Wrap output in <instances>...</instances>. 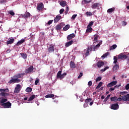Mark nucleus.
<instances>
[{"label": "nucleus", "instance_id": "f257e3e1", "mask_svg": "<svg viewBox=\"0 0 129 129\" xmlns=\"http://www.w3.org/2000/svg\"><path fill=\"white\" fill-rule=\"evenodd\" d=\"M99 47H100V43L94 46H88L87 48L86 52L85 53V55L87 57V56H88L89 55V53L91 52V51H96L97 50H98Z\"/></svg>", "mask_w": 129, "mask_h": 129}, {"label": "nucleus", "instance_id": "f03ea898", "mask_svg": "<svg viewBox=\"0 0 129 129\" xmlns=\"http://www.w3.org/2000/svg\"><path fill=\"white\" fill-rule=\"evenodd\" d=\"M5 92H9V89H0V95L3 97L5 96H8L9 93H6Z\"/></svg>", "mask_w": 129, "mask_h": 129}, {"label": "nucleus", "instance_id": "7ed1b4c3", "mask_svg": "<svg viewBox=\"0 0 129 129\" xmlns=\"http://www.w3.org/2000/svg\"><path fill=\"white\" fill-rule=\"evenodd\" d=\"M47 50L48 54L54 53L55 51V45H54L53 44L49 45V46L47 47Z\"/></svg>", "mask_w": 129, "mask_h": 129}, {"label": "nucleus", "instance_id": "20e7f679", "mask_svg": "<svg viewBox=\"0 0 129 129\" xmlns=\"http://www.w3.org/2000/svg\"><path fill=\"white\" fill-rule=\"evenodd\" d=\"M33 71H34V67L31 66L25 70V73L26 74H31Z\"/></svg>", "mask_w": 129, "mask_h": 129}, {"label": "nucleus", "instance_id": "39448f33", "mask_svg": "<svg viewBox=\"0 0 129 129\" xmlns=\"http://www.w3.org/2000/svg\"><path fill=\"white\" fill-rule=\"evenodd\" d=\"M1 106H3L4 108H10L11 106H12V103H11L10 101H8L5 103L2 104Z\"/></svg>", "mask_w": 129, "mask_h": 129}, {"label": "nucleus", "instance_id": "423d86ee", "mask_svg": "<svg viewBox=\"0 0 129 129\" xmlns=\"http://www.w3.org/2000/svg\"><path fill=\"white\" fill-rule=\"evenodd\" d=\"M127 58V56H126V54H125L124 53H120L118 55V59H120L121 60L125 59Z\"/></svg>", "mask_w": 129, "mask_h": 129}, {"label": "nucleus", "instance_id": "0eeeda50", "mask_svg": "<svg viewBox=\"0 0 129 129\" xmlns=\"http://www.w3.org/2000/svg\"><path fill=\"white\" fill-rule=\"evenodd\" d=\"M118 108H119V106H118V104L117 103L113 104L111 105V109L116 110Z\"/></svg>", "mask_w": 129, "mask_h": 129}, {"label": "nucleus", "instance_id": "6e6552de", "mask_svg": "<svg viewBox=\"0 0 129 129\" xmlns=\"http://www.w3.org/2000/svg\"><path fill=\"white\" fill-rule=\"evenodd\" d=\"M19 82H21V80L20 79H11L8 82V83H10V84H12V83H19Z\"/></svg>", "mask_w": 129, "mask_h": 129}, {"label": "nucleus", "instance_id": "1a4fd4ad", "mask_svg": "<svg viewBox=\"0 0 129 129\" xmlns=\"http://www.w3.org/2000/svg\"><path fill=\"white\" fill-rule=\"evenodd\" d=\"M116 84H117V81H112L107 84V87H112V86H115V85H116Z\"/></svg>", "mask_w": 129, "mask_h": 129}, {"label": "nucleus", "instance_id": "9d476101", "mask_svg": "<svg viewBox=\"0 0 129 129\" xmlns=\"http://www.w3.org/2000/svg\"><path fill=\"white\" fill-rule=\"evenodd\" d=\"M20 91H21V85H20V84H18L15 87L14 92L15 93H19V92H20Z\"/></svg>", "mask_w": 129, "mask_h": 129}, {"label": "nucleus", "instance_id": "9b49d317", "mask_svg": "<svg viewBox=\"0 0 129 129\" xmlns=\"http://www.w3.org/2000/svg\"><path fill=\"white\" fill-rule=\"evenodd\" d=\"M37 9L38 11H42L44 9V4L43 3H40L37 5Z\"/></svg>", "mask_w": 129, "mask_h": 129}, {"label": "nucleus", "instance_id": "f8f14e48", "mask_svg": "<svg viewBox=\"0 0 129 129\" xmlns=\"http://www.w3.org/2000/svg\"><path fill=\"white\" fill-rule=\"evenodd\" d=\"M63 26H65V24H64V23H60L59 25H57L56 27H55V29L56 30H57V31L58 30H61V29H62V28H63Z\"/></svg>", "mask_w": 129, "mask_h": 129}, {"label": "nucleus", "instance_id": "ddd939ff", "mask_svg": "<svg viewBox=\"0 0 129 129\" xmlns=\"http://www.w3.org/2000/svg\"><path fill=\"white\" fill-rule=\"evenodd\" d=\"M30 17H31V14L29 12H26L25 14L22 15V18H24V19H28Z\"/></svg>", "mask_w": 129, "mask_h": 129}, {"label": "nucleus", "instance_id": "4468645a", "mask_svg": "<svg viewBox=\"0 0 129 129\" xmlns=\"http://www.w3.org/2000/svg\"><path fill=\"white\" fill-rule=\"evenodd\" d=\"M60 20H61V16H60V15H57L55 18H54V22L55 23H58V22H59Z\"/></svg>", "mask_w": 129, "mask_h": 129}, {"label": "nucleus", "instance_id": "2eb2a0df", "mask_svg": "<svg viewBox=\"0 0 129 129\" xmlns=\"http://www.w3.org/2000/svg\"><path fill=\"white\" fill-rule=\"evenodd\" d=\"M14 42H15V39L11 38L9 40L7 41L6 43H7V45H11L12 44H13Z\"/></svg>", "mask_w": 129, "mask_h": 129}, {"label": "nucleus", "instance_id": "dca6fc26", "mask_svg": "<svg viewBox=\"0 0 129 129\" xmlns=\"http://www.w3.org/2000/svg\"><path fill=\"white\" fill-rule=\"evenodd\" d=\"M102 66H104V62L99 61L97 63V67L101 68Z\"/></svg>", "mask_w": 129, "mask_h": 129}, {"label": "nucleus", "instance_id": "f3484780", "mask_svg": "<svg viewBox=\"0 0 129 129\" xmlns=\"http://www.w3.org/2000/svg\"><path fill=\"white\" fill-rule=\"evenodd\" d=\"M23 43H25V39H22L19 41L16 44V46H20L23 44Z\"/></svg>", "mask_w": 129, "mask_h": 129}, {"label": "nucleus", "instance_id": "a211bd4d", "mask_svg": "<svg viewBox=\"0 0 129 129\" xmlns=\"http://www.w3.org/2000/svg\"><path fill=\"white\" fill-rule=\"evenodd\" d=\"M61 76H62V71H59L57 73L56 78H57V79H61Z\"/></svg>", "mask_w": 129, "mask_h": 129}, {"label": "nucleus", "instance_id": "6ab92c4d", "mask_svg": "<svg viewBox=\"0 0 129 129\" xmlns=\"http://www.w3.org/2000/svg\"><path fill=\"white\" fill-rule=\"evenodd\" d=\"M75 37V34L74 33L71 34L68 36L67 39L68 40H71L73 39V38H74Z\"/></svg>", "mask_w": 129, "mask_h": 129}, {"label": "nucleus", "instance_id": "aec40b11", "mask_svg": "<svg viewBox=\"0 0 129 129\" xmlns=\"http://www.w3.org/2000/svg\"><path fill=\"white\" fill-rule=\"evenodd\" d=\"M72 44H73V40H71L66 43L65 47H66L67 48V47H69V46H71V45H72Z\"/></svg>", "mask_w": 129, "mask_h": 129}, {"label": "nucleus", "instance_id": "412c9836", "mask_svg": "<svg viewBox=\"0 0 129 129\" xmlns=\"http://www.w3.org/2000/svg\"><path fill=\"white\" fill-rule=\"evenodd\" d=\"M92 9H96V8H99V3H94L91 6Z\"/></svg>", "mask_w": 129, "mask_h": 129}, {"label": "nucleus", "instance_id": "4be33fe9", "mask_svg": "<svg viewBox=\"0 0 129 129\" xmlns=\"http://www.w3.org/2000/svg\"><path fill=\"white\" fill-rule=\"evenodd\" d=\"M70 67L72 69H74L75 68H76V64L74 63V62L71 61L70 62Z\"/></svg>", "mask_w": 129, "mask_h": 129}, {"label": "nucleus", "instance_id": "5701e85b", "mask_svg": "<svg viewBox=\"0 0 129 129\" xmlns=\"http://www.w3.org/2000/svg\"><path fill=\"white\" fill-rule=\"evenodd\" d=\"M59 5L64 8V7H66L67 6V4L66 3V2L65 1H61L60 2Z\"/></svg>", "mask_w": 129, "mask_h": 129}, {"label": "nucleus", "instance_id": "b1692460", "mask_svg": "<svg viewBox=\"0 0 129 129\" xmlns=\"http://www.w3.org/2000/svg\"><path fill=\"white\" fill-rule=\"evenodd\" d=\"M20 55L23 59H27L28 58V54L26 53H21Z\"/></svg>", "mask_w": 129, "mask_h": 129}, {"label": "nucleus", "instance_id": "393cba45", "mask_svg": "<svg viewBox=\"0 0 129 129\" xmlns=\"http://www.w3.org/2000/svg\"><path fill=\"white\" fill-rule=\"evenodd\" d=\"M119 68V67L117 64H115L113 67V71L114 72H116V70H118Z\"/></svg>", "mask_w": 129, "mask_h": 129}, {"label": "nucleus", "instance_id": "a878e982", "mask_svg": "<svg viewBox=\"0 0 129 129\" xmlns=\"http://www.w3.org/2000/svg\"><path fill=\"white\" fill-rule=\"evenodd\" d=\"M8 101V99L7 98H2L0 101L1 104H4V103H5V102H7Z\"/></svg>", "mask_w": 129, "mask_h": 129}, {"label": "nucleus", "instance_id": "bb28decb", "mask_svg": "<svg viewBox=\"0 0 129 129\" xmlns=\"http://www.w3.org/2000/svg\"><path fill=\"white\" fill-rule=\"evenodd\" d=\"M94 38L93 40L94 43H96V42H97V40H98V35L95 34L94 35Z\"/></svg>", "mask_w": 129, "mask_h": 129}, {"label": "nucleus", "instance_id": "cd10ccee", "mask_svg": "<svg viewBox=\"0 0 129 129\" xmlns=\"http://www.w3.org/2000/svg\"><path fill=\"white\" fill-rule=\"evenodd\" d=\"M91 2V0H83L82 2V5H86L89 4Z\"/></svg>", "mask_w": 129, "mask_h": 129}, {"label": "nucleus", "instance_id": "c85d7f7f", "mask_svg": "<svg viewBox=\"0 0 129 129\" xmlns=\"http://www.w3.org/2000/svg\"><path fill=\"white\" fill-rule=\"evenodd\" d=\"M69 29H70V25L69 24H68V25H66L65 27H64L63 28V30L64 31H66L68 30H69Z\"/></svg>", "mask_w": 129, "mask_h": 129}, {"label": "nucleus", "instance_id": "c756f323", "mask_svg": "<svg viewBox=\"0 0 129 129\" xmlns=\"http://www.w3.org/2000/svg\"><path fill=\"white\" fill-rule=\"evenodd\" d=\"M110 100L111 101H114L115 102H116V101H117V97L116 96L112 97L110 98Z\"/></svg>", "mask_w": 129, "mask_h": 129}, {"label": "nucleus", "instance_id": "7c9ffc66", "mask_svg": "<svg viewBox=\"0 0 129 129\" xmlns=\"http://www.w3.org/2000/svg\"><path fill=\"white\" fill-rule=\"evenodd\" d=\"M36 97V96L35 95H32L29 98L28 101H32V100H33L35 99V98Z\"/></svg>", "mask_w": 129, "mask_h": 129}, {"label": "nucleus", "instance_id": "2f4dec72", "mask_svg": "<svg viewBox=\"0 0 129 129\" xmlns=\"http://www.w3.org/2000/svg\"><path fill=\"white\" fill-rule=\"evenodd\" d=\"M54 96H55V95H54V94H48L46 95L45 96L46 98H52L53 97H54Z\"/></svg>", "mask_w": 129, "mask_h": 129}, {"label": "nucleus", "instance_id": "473e14b6", "mask_svg": "<svg viewBox=\"0 0 129 129\" xmlns=\"http://www.w3.org/2000/svg\"><path fill=\"white\" fill-rule=\"evenodd\" d=\"M115 10V8H110L107 11V13H112V12H114Z\"/></svg>", "mask_w": 129, "mask_h": 129}, {"label": "nucleus", "instance_id": "72a5a7b5", "mask_svg": "<svg viewBox=\"0 0 129 129\" xmlns=\"http://www.w3.org/2000/svg\"><path fill=\"white\" fill-rule=\"evenodd\" d=\"M22 76H21V74H19L18 75H15L14 76V78H15V79H19V78H21Z\"/></svg>", "mask_w": 129, "mask_h": 129}, {"label": "nucleus", "instance_id": "f704fd0d", "mask_svg": "<svg viewBox=\"0 0 129 129\" xmlns=\"http://www.w3.org/2000/svg\"><path fill=\"white\" fill-rule=\"evenodd\" d=\"M119 86H117V85L115 86L114 87H111L109 89V91L111 92V91H113V90H114V89H115V88H116V87H119Z\"/></svg>", "mask_w": 129, "mask_h": 129}, {"label": "nucleus", "instance_id": "c9c22d12", "mask_svg": "<svg viewBox=\"0 0 129 129\" xmlns=\"http://www.w3.org/2000/svg\"><path fill=\"white\" fill-rule=\"evenodd\" d=\"M102 84H103L102 82H100L98 84V85L97 86L96 89H98L100 88V87H101V86H102Z\"/></svg>", "mask_w": 129, "mask_h": 129}, {"label": "nucleus", "instance_id": "e433bc0d", "mask_svg": "<svg viewBox=\"0 0 129 129\" xmlns=\"http://www.w3.org/2000/svg\"><path fill=\"white\" fill-rule=\"evenodd\" d=\"M86 15L87 17H91V16H93V14L92 13L89 12H87L86 13Z\"/></svg>", "mask_w": 129, "mask_h": 129}, {"label": "nucleus", "instance_id": "4c0bfd02", "mask_svg": "<svg viewBox=\"0 0 129 129\" xmlns=\"http://www.w3.org/2000/svg\"><path fill=\"white\" fill-rule=\"evenodd\" d=\"M92 101V99L91 98L86 99L85 100V103L87 104V103H89V102H91Z\"/></svg>", "mask_w": 129, "mask_h": 129}, {"label": "nucleus", "instance_id": "58836bf2", "mask_svg": "<svg viewBox=\"0 0 129 129\" xmlns=\"http://www.w3.org/2000/svg\"><path fill=\"white\" fill-rule=\"evenodd\" d=\"M117 59H118V58L116 56L113 57V60H114L113 63L114 64H116V63H117Z\"/></svg>", "mask_w": 129, "mask_h": 129}, {"label": "nucleus", "instance_id": "ea45409f", "mask_svg": "<svg viewBox=\"0 0 129 129\" xmlns=\"http://www.w3.org/2000/svg\"><path fill=\"white\" fill-rule=\"evenodd\" d=\"M33 90V89L32 88L28 87L26 89V92H32V91Z\"/></svg>", "mask_w": 129, "mask_h": 129}, {"label": "nucleus", "instance_id": "a19ab883", "mask_svg": "<svg viewBox=\"0 0 129 129\" xmlns=\"http://www.w3.org/2000/svg\"><path fill=\"white\" fill-rule=\"evenodd\" d=\"M87 33H90V32H92V28L91 27H87L86 30Z\"/></svg>", "mask_w": 129, "mask_h": 129}, {"label": "nucleus", "instance_id": "79ce46f5", "mask_svg": "<svg viewBox=\"0 0 129 129\" xmlns=\"http://www.w3.org/2000/svg\"><path fill=\"white\" fill-rule=\"evenodd\" d=\"M109 55V53L108 52L104 54L102 56L101 58H105V57H107Z\"/></svg>", "mask_w": 129, "mask_h": 129}, {"label": "nucleus", "instance_id": "37998d69", "mask_svg": "<svg viewBox=\"0 0 129 129\" xmlns=\"http://www.w3.org/2000/svg\"><path fill=\"white\" fill-rule=\"evenodd\" d=\"M67 75V73H63L62 74H61L60 79H63V78H65V76Z\"/></svg>", "mask_w": 129, "mask_h": 129}, {"label": "nucleus", "instance_id": "c03bdc74", "mask_svg": "<svg viewBox=\"0 0 129 129\" xmlns=\"http://www.w3.org/2000/svg\"><path fill=\"white\" fill-rule=\"evenodd\" d=\"M94 23L93 22V21L90 22L87 28H91V27H92Z\"/></svg>", "mask_w": 129, "mask_h": 129}, {"label": "nucleus", "instance_id": "a18cd8bd", "mask_svg": "<svg viewBox=\"0 0 129 129\" xmlns=\"http://www.w3.org/2000/svg\"><path fill=\"white\" fill-rule=\"evenodd\" d=\"M109 97H110V95H108L107 96V97L104 100V102H106V101H107L108 100V99H109Z\"/></svg>", "mask_w": 129, "mask_h": 129}, {"label": "nucleus", "instance_id": "49530a36", "mask_svg": "<svg viewBox=\"0 0 129 129\" xmlns=\"http://www.w3.org/2000/svg\"><path fill=\"white\" fill-rule=\"evenodd\" d=\"M109 69V67H106L104 69L101 70V72H104L105 71H106V70H107V69Z\"/></svg>", "mask_w": 129, "mask_h": 129}, {"label": "nucleus", "instance_id": "de8ad7c7", "mask_svg": "<svg viewBox=\"0 0 129 129\" xmlns=\"http://www.w3.org/2000/svg\"><path fill=\"white\" fill-rule=\"evenodd\" d=\"M8 13L11 15V16H15V12L13 11H9Z\"/></svg>", "mask_w": 129, "mask_h": 129}, {"label": "nucleus", "instance_id": "09e8293b", "mask_svg": "<svg viewBox=\"0 0 129 129\" xmlns=\"http://www.w3.org/2000/svg\"><path fill=\"white\" fill-rule=\"evenodd\" d=\"M102 79L101 77H98L96 80V82H98V81H100Z\"/></svg>", "mask_w": 129, "mask_h": 129}, {"label": "nucleus", "instance_id": "8fccbe9b", "mask_svg": "<svg viewBox=\"0 0 129 129\" xmlns=\"http://www.w3.org/2000/svg\"><path fill=\"white\" fill-rule=\"evenodd\" d=\"M117 47V45L116 44H113L111 47V49L113 50L115 49Z\"/></svg>", "mask_w": 129, "mask_h": 129}, {"label": "nucleus", "instance_id": "3c124183", "mask_svg": "<svg viewBox=\"0 0 129 129\" xmlns=\"http://www.w3.org/2000/svg\"><path fill=\"white\" fill-rule=\"evenodd\" d=\"M122 97H123V96H121V97H119L118 98H117V101H121V100L124 101V100H123Z\"/></svg>", "mask_w": 129, "mask_h": 129}, {"label": "nucleus", "instance_id": "603ef678", "mask_svg": "<svg viewBox=\"0 0 129 129\" xmlns=\"http://www.w3.org/2000/svg\"><path fill=\"white\" fill-rule=\"evenodd\" d=\"M76 17H77V14L73 15L72 17V20H75V19H76Z\"/></svg>", "mask_w": 129, "mask_h": 129}, {"label": "nucleus", "instance_id": "864d4df0", "mask_svg": "<svg viewBox=\"0 0 129 129\" xmlns=\"http://www.w3.org/2000/svg\"><path fill=\"white\" fill-rule=\"evenodd\" d=\"M88 85L89 87H90L92 85V81H89V82L88 83Z\"/></svg>", "mask_w": 129, "mask_h": 129}, {"label": "nucleus", "instance_id": "5fc2aeb1", "mask_svg": "<svg viewBox=\"0 0 129 129\" xmlns=\"http://www.w3.org/2000/svg\"><path fill=\"white\" fill-rule=\"evenodd\" d=\"M7 2V0H1L0 1V4H6Z\"/></svg>", "mask_w": 129, "mask_h": 129}, {"label": "nucleus", "instance_id": "6e6d98bb", "mask_svg": "<svg viewBox=\"0 0 129 129\" xmlns=\"http://www.w3.org/2000/svg\"><path fill=\"white\" fill-rule=\"evenodd\" d=\"M82 76H83V73H80L79 76L78 77V79H80Z\"/></svg>", "mask_w": 129, "mask_h": 129}, {"label": "nucleus", "instance_id": "4d7b16f0", "mask_svg": "<svg viewBox=\"0 0 129 129\" xmlns=\"http://www.w3.org/2000/svg\"><path fill=\"white\" fill-rule=\"evenodd\" d=\"M127 93V92L123 91V92H120V94L121 95H124V94H126Z\"/></svg>", "mask_w": 129, "mask_h": 129}, {"label": "nucleus", "instance_id": "13d9d810", "mask_svg": "<svg viewBox=\"0 0 129 129\" xmlns=\"http://www.w3.org/2000/svg\"><path fill=\"white\" fill-rule=\"evenodd\" d=\"M64 9H60V11H59V14L60 15H62V13H64Z\"/></svg>", "mask_w": 129, "mask_h": 129}, {"label": "nucleus", "instance_id": "bf43d9fd", "mask_svg": "<svg viewBox=\"0 0 129 129\" xmlns=\"http://www.w3.org/2000/svg\"><path fill=\"white\" fill-rule=\"evenodd\" d=\"M125 89H126V90H128V89H129V84H127L125 86Z\"/></svg>", "mask_w": 129, "mask_h": 129}, {"label": "nucleus", "instance_id": "052dcab7", "mask_svg": "<svg viewBox=\"0 0 129 129\" xmlns=\"http://www.w3.org/2000/svg\"><path fill=\"white\" fill-rule=\"evenodd\" d=\"M127 23H126V22L125 21H122V26H126V25L127 24Z\"/></svg>", "mask_w": 129, "mask_h": 129}, {"label": "nucleus", "instance_id": "680f3d73", "mask_svg": "<svg viewBox=\"0 0 129 129\" xmlns=\"http://www.w3.org/2000/svg\"><path fill=\"white\" fill-rule=\"evenodd\" d=\"M52 23H53V20H49L47 23V25H51Z\"/></svg>", "mask_w": 129, "mask_h": 129}, {"label": "nucleus", "instance_id": "e2e57ef3", "mask_svg": "<svg viewBox=\"0 0 129 129\" xmlns=\"http://www.w3.org/2000/svg\"><path fill=\"white\" fill-rule=\"evenodd\" d=\"M30 37L32 39H35V34H30Z\"/></svg>", "mask_w": 129, "mask_h": 129}, {"label": "nucleus", "instance_id": "0e129e2a", "mask_svg": "<svg viewBox=\"0 0 129 129\" xmlns=\"http://www.w3.org/2000/svg\"><path fill=\"white\" fill-rule=\"evenodd\" d=\"M38 83H39V80H36L35 82V85H37Z\"/></svg>", "mask_w": 129, "mask_h": 129}, {"label": "nucleus", "instance_id": "69168bd1", "mask_svg": "<svg viewBox=\"0 0 129 129\" xmlns=\"http://www.w3.org/2000/svg\"><path fill=\"white\" fill-rule=\"evenodd\" d=\"M87 106H88V105L87 104H84V108L87 107Z\"/></svg>", "mask_w": 129, "mask_h": 129}, {"label": "nucleus", "instance_id": "338daca9", "mask_svg": "<svg viewBox=\"0 0 129 129\" xmlns=\"http://www.w3.org/2000/svg\"><path fill=\"white\" fill-rule=\"evenodd\" d=\"M6 52L9 53H11V49H8L6 51Z\"/></svg>", "mask_w": 129, "mask_h": 129}, {"label": "nucleus", "instance_id": "774afa93", "mask_svg": "<svg viewBox=\"0 0 129 129\" xmlns=\"http://www.w3.org/2000/svg\"><path fill=\"white\" fill-rule=\"evenodd\" d=\"M68 14V11L66 10L65 12H64V15H67Z\"/></svg>", "mask_w": 129, "mask_h": 129}]
</instances>
